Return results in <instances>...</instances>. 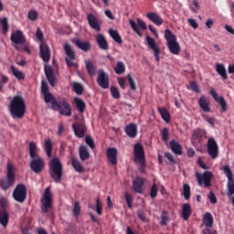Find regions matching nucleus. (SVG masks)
<instances>
[{
  "instance_id": "1",
  "label": "nucleus",
  "mask_w": 234,
  "mask_h": 234,
  "mask_svg": "<svg viewBox=\"0 0 234 234\" xmlns=\"http://www.w3.org/2000/svg\"><path fill=\"white\" fill-rule=\"evenodd\" d=\"M43 96L46 103H51L53 111H58L62 116H72V108H70V105L67 102V99H56L50 92L44 93Z\"/></svg>"
},
{
  "instance_id": "2",
  "label": "nucleus",
  "mask_w": 234,
  "mask_h": 234,
  "mask_svg": "<svg viewBox=\"0 0 234 234\" xmlns=\"http://www.w3.org/2000/svg\"><path fill=\"white\" fill-rule=\"evenodd\" d=\"M29 155L31 158L30 161V169L37 175H39L45 169V159L37 154V145L36 143H29Z\"/></svg>"
},
{
  "instance_id": "3",
  "label": "nucleus",
  "mask_w": 234,
  "mask_h": 234,
  "mask_svg": "<svg viewBox=\"0 0 234 234\" xmlns=\"http://www.w3.org/2000/svg\"><path fill=\"white\" fill-rule=\"evenodd\" d=\"M10 112L13 118H23L27 112L25 99L19 95L13 98L10 103Z\"/></svg>"
},
{
  "instance_id": "4",
  "label": "nucleus",
  "mask_w": 234,
  "mask_h": 234,
  "mask_svg": "<svg viewBox=\"0 0 234 234\" xmlns=\"http://www.w3.org/2000/svg\"><path fill=\"white\" fill-rule=\"evenodd\" d=\"M49 175L56 184H59L61 178H63V165L58 157L51 159L49 162Z\"/></svg>"
},
{
  "instance_id": "5",
  "label": "nucleus",
  "mask_w": 234,
  "mask_h": 234,
  "mask_svg": "<svg viewBox=\"0 0 234 234\" xmlns=\"http://www.w3.org/2000/svg\"><path fill=\"white\" fill-rule=\"evenodd\" d=\"M133 162L139 164L140 173H145V167H147V161L145 160V151L142 144H135L133 146Z\"/></svg>"
},
{
  "instance_id": "6",
  "label": "nucleus",
  "mask_w": 234,
  "mask_h": 234,
  "mask_svg": "<svg viewBox=\"0 0 234 234\" xmlns=\"http://www.w3.org/2000/svg\"><path fill=\"white\" fill-rule=\"evenodd\" d=\"M16 184V167L12 163H7L6 177L0 180V187L6 191Z\"/></svg>"
},
{
  "instance_id": "7",
  "label": "nucleus",
  "mask_w": 234,
  "mask_h": 234,
  "mask_svg": "<svg viewBox=\"0 0 234 234\" xmlns=\"http://www.w3.org/2000/svg\"><path fill=\"white\" fill-rule=\"evenodd\" d=\"M165 39L166 41V45L168 47V49L170 50L171 54H174L175 56H178L180 54V44L176 40V36L173 34V31L170 29H166L165 31Z\"/></svg>"
},
{
  "instance_id": "8",
  "label": "nucleus",
  "mask_w": 234,
  "mask_h": 234,
  "mask_svg": "<svg viewBox=\"0 0 234 234\" xmlns=\"http://www.w3.org/2000/svg\"><path fill=\"white\" fill-rule=\"evenodd\" d=\"M64 50L66 54L65 61L67 66L70 69L72 67H78V64L75 62L76 61V52L72 48V46L70 44L66 43L64 45Z\"/></svg>"
},
{
  "instance_id": "9",
  "label": "nucleus",
  "mask_w": 234,
  "mask_h": 234,
  "mask_svg": "<svg viewBox=\"0 0 234 234\" xmlns=\"http://www.w3.org/2000/svg\"><path fill=\"white\" fill-rule=\"evenodd\" d=\"M223 173L228 178L227 197H233V195H234V178H233V172H231V168H229V165H226L225 166H223Z\"/></svg>"
},
{
  "instance_id": "10",
  "label": "nucleus",
  "mask_w": 234,
  "mask_h": 234,
  "mask_svg": "<svg viewBox=\"0 0 234 234\" xmlns=\"http://www.w3.org/2000/svg\"><path fill=\"white\" fill-rule=\"evenodd\" d=\"M196 178L198 186H204L205 187H211V180L213 179V173L210 171H205L203 174L200 172L196 173Z\"/></svg>"
},
{
  "instance_id": "11",
  "label": "nucleus",
  "mask_w": 234,
  "mask_h": 234,
  "mask_svg": "<svg viewBox=\"0 0 234 234\" xmlns=\"http://www.w3.org/2000/svg\"><path fill=\"white\" fill-rule=\"evenodd\" d=\"M41 204L42 213H48V210L52 209V192H50V187L46 188Z\"/></svg>"
},
{
  "instance_id": "12",
  "label": "nucleus",
  "mask_w": 234,
  "mask_h": 234,
  "mask_svg": "<svg viewBox=\"0 0 234 234\" xmlns=\"http://www.w3.org/2000/svg\"><path fill=\"white\" fill-rule=\"evenodd\" d=\"M13 198L16 202L23 204L27 200V186L23 184L17 185L13 192Z\"/></svg>"
},
{
  "instance_id": "13",
  "label": "nucleus",
  "mask_w": 234,
  "mask_h": 234,
  "mask_svg": "<svg viewBox=\"0 0 234 234\" xmlns=\"http://www.w3.org/2000/svg\"><path fill=\"white\" fill-rule=\"evenodd\" d=\"M207 153L209 156L212 158V160H215L218 156V144H217V141L215 138H210L207 141Z\"/></svg>"
},
{
  "instance_id": "14",
  "label": "nucleus",
  "mask_w": 234,
  "mask_h": 234,
  "mask_svg": "<svg viewBox=\"0 0 234 234\" xmlns=\"http://www.w3.org/2000/svg\"><path fill=\"white\" fill-rule=\"evenodd\" d=\"M146 43L149 48L153 50L154 56L155 58V61H157V63H160V52H161L160 47H158V44H156V42L154 41V38H153L152 37L146 36Z\"/></svg>"
},
{
  "instance_id": "15",
  "label": "nucleus",
  "mask_w": 234,
  "mask_h": 234,
  "mask_svg": "<svg viewBox=\"0 0 234 234\" xmlns=\"http://www.w3.org/2000/svg\"><path fill=\"white\" fill-rule=\"evenodd\" d=\"M129 23L137 36L142 37V30H147V25L140 18H137V23L133 19L129 20Z\"/></svg>"
},
{
  "instance_id": "16",
  "label": "nucleus",
  "mask_w": 234,
  "mask_h": 234,
  "mask_svg": "<svg viewBox=\"0 0 234 234\" xmlns=\"http://www.w3.org/2000/svg\"><path fill=\"white\" fill-rule=\"evenodd\" d=\"M97 83L101 89H109V74L103 69H99Z\"/></svg>"
},
{
  "instance_id": "17",
  "label": "nucleus",
  "mask_w": 234,
  "mask_h": 234,
  "mask_svg": "<svg viewBox=\"0 0 234 234\" xmlns=\"http://www.w3.org/2000/svg\"><path fill=\"white\" fill-rule=\"evenodd\" d=\"M87 19L90 28L96 30V32H100V30H101V24L100 23V20L96 17V16H94V14L89 13L87 15Z\"/></svg>"
},
{
  "instance_id": "18",
  "label": "nucleus",
  "mask_w": 234,
  "mask_h": 234,
  "mask_svg": "<svg viewBox=\"0 0 234 234\" xmlns=\"http://www.w3.org/2000/svg\"><path fill=\"white\" fill-rule=\"evenodd\" d=\"M72 129L78 138H85V133H87V126L83 122H74Z\"/></svg>"
},
{
  "instance_id": "19",
  "label": "nucleus",
  "mask_w": 234,
  "mask_h": 234,
  "mask_svg": "<svg viewBox=\"0 0 234 234\" xmlns=\"http://www.w3.org/2000/svg\"><path fill=\"white\" fill-rule=\"evenodd\" d=\"M11 41L12 43H15V45H25V43H27V38H25L23 31L16 30L11 34Z\"/></svg>"
},
{
  "instance_id": "20",
  "label": "nucleus",
  "mask_w": 234,
  "mask_h": 234,
  "mask_svg": "<svg viewBox=\"0 0 234 234\" xmlns=\"http://www.w3.org/2000/svg\"><path fill=\"white\" fill-rule=\"evenodd\" d=\"M106 156L108 162L112 164V165H116L118 164V149L115 147H110L106 150Z\"/></svg>"
},
{
  "instance_id": "21",
  "label": "nucleus",
  "mask_w": 234,
  "mask_h": 234,
  "mask_svg": "<svg viewBox=\"0 0 234 234\" xmlns=\"http://www.w3.org/2000/svg\"><path fill=\"white\" fill-rule=\"evenodd\" d=\"M44 70L49 85L51 87H55L57 78H56V75H54V69L52 68V66H48V67L46 66Z\"/></svg>"
},
{
  "instance_id": "22",
  "label": "nucleus",
  "mask_w": 234,
  "mask_h": 234,
  "mask_svg": "<svg viewBox=\"0 0 234 234\" xmlns=\"http://www.w3.org/2000/svg\"><path fill=\"white\" fill-rule=\"evenodd\" d=\"M145 185V179L144 177H137L133 182V189L135 193H144V186Z\"/></svg>"
},
{
  "instance_id": "23",
  "label": "nucleus",
  "mask_w": 234,
  "mask_h": 234,
  "mask_svg": "<svg viewBox=\"0 0 234 234\" xmlns=\"http://www.w3.org/2000/svg\"><path fill=\"white\" fill-rule=\"evenodd\" d=\"M40 58L45 63L50 61V48L45 43L40 44Z\"/></svg>"
},
{
  "instance_id": "24",
  "label": "nucleus",
  "mask_w": 234,
  "mask_h": 234,
  "mask_svg": "<svg viewBox=\"0 0 234 234\" xmlns=\"http://www.w3.org/2000/svg\"><path fill=\"white\" fill-rule=\"evenodd\" d=\"M72 43L83 52H89L91 48L90 43L88 41H81L80 38H73Z\"/></svg>"
},
{
  "instance_id": "25",
  "label": "nucleus",
  "mask_w": 234,
  "mask_h": 234,
  "mask_svg": "<svg viewBox=\"0 0 234 234\" xmlns=\"http://www.w3.org/2000/svg\"><path fill=\"white\" fill-rule=\"evenodd\" d=\"M192 138L197 140V142H202V138H207V132L202 128H197L192 132Z\"/></svg>"
},
{
  "instance_id": "26",
  "label": "nucleus",
  "mask_w": 234,
  "mask_h": 234,
  "mask_svg": "<svg viewBox=\"0 0 234 234\" xmlns=\"http://www.w3.org/2000/svg\"><path fill=\"white\" fill-rule=\"evenodd\" d=\"M193 213V210L191 209V205L189 203H185L182 206V210H181V218L183 220H189L191 214Z\"/></svg>"
},
{
  "instance_id": "27",
  "label": "nucleus",
  "mask_w": 234,
  "mask_h": 234,
  "mask_svg": "<svg viewBox=\"0 0 234 234\" xmlns=\"http://www.w3.org/2000/svg\"><path fill=\"white\" fill-rule=\"evenodd\" d=\"M198 105L203 112H211V108L209 107V101L206 96L202 95L199 98Z\"/></svg>"
},
{
  "instance_id": "28",
  "label": "nucleus",
  "mask_w": 234,
  "mask_h": 234,
  "mask_svg": "<svg viewBox=\"0 0 234 234\" xmlns=\"http://www.w3.org/2000/svg\"><path fill=\"white\" fill-rule=\"evenodd\" d=\"M125 133L129 138H136V135L138 134V127L135 123H130L126 126Z\"/></svg>"
},
{
  "instance_id": "29",
  "label": "nucleus",
  "mask_w": 234,
  "mask_h": 234,
  "mask_svg": "<svg viewBox=\"0 0 234 234\" xmlns=\"http://www.w3.org/2000/svg\"><path fill=\"white\" fill-rule=\"evenodd\" d=\"M146 17L149 18L150 21H152V23H154L157 27H160V25H164V19H162V17H160V16H158V14L154 12L146 14Z\"/></svg>"
},
{
  "instance_id": "30",
  "label": "nucleus",
  "mask_w": 234,
  "mask_h": 234,
  "mask_svg": "<svg viewBox=\"0 0 234 234\" xmlns=\"http://www.w3.org/2000/svg\"><path fill=\"white\" fill-rule=\"evenodd\" d=\"M79 155L81 162H85V160H89L90 158V152H89V148L85 145H81L79 148Z\"/></svg>"
},
{
  "instance_id": "31",
  "label": "nucleus",
  "mask_w": 234,
  "mask_h": 234,
  "mask_svg": "<svg viewBox=\"0 0 234 234\" xmlns=\"http://www.w3.org/2000/svg\"><path fill=\"white\" fill-rule=\"evenodd\" d=\"M96 39H97L99 48L101 50H109V42H107V39L105 38V37H103V35H98L96 37Z\"/></svg>"
},
{
  "instance_id": "32",
  "label": "nucleus",
  "mask_w": 234,
  "mask_h": 234,
  "mask_svg": "<svg viewBox=\"0 0 234 234\" xmlns=\"http://www.w3.org/2000/svg\"><path fill=\"white\" fill-rule=\"evenodd\" d=\"M170 149L175 153V154H182V144L175 140L169 143Z\"/></svg>"
},
{
  "instance_id": "33",
  "label": "nucleus",
  "mask_w": 234,
  "mask_h": 234,
  "mask_svg": "<svg viewBox=\"0 0 234 234\" xmlns=\"http://www.w3.org/2000/svg\"><path fill=\"white\" fill-rule=\"evenodd\" d=\"M216 71L218 72V74H219L222 80H228V72L226 71V67H224V64L217 63Z\"/></svg>"
},
{
  "instance_id": "34",
  "label": "nucleus",
  "mask_w": 234,
  "mask_h": 234,
  "mask_svg": "<svg viewBox=\"0 0 234 234\" xmlns=\"http://www.w3.org/2000/svg\"><path fill=\"white\" fill-rule=\"evenodd\" d=\"M213 215L211 213L207 212L203 217V224L206 228H213Z\"/></svg>"
},
{
  "instance_id": "35",
  "label": "nucleus",
  "mask_w": 234,
  "mask_h": 234,
  "mask_svg": "<svg viewBox=\"0 0 234 234\" xmlns=\"http://www.w3.org/2000/svg\"><path fill=\"white\" fill-rule=\"evenodd\" d=\"M74 104L76 106L77 111H79V112L80 113L85 112V107H87V105L85 104V101H83V100L77 97L74 99Z\"/></svg>"
},
{
  "instance_id": "36",
  "label": "nucleus",
  "mask_w": 234,
  "mask_h": 234,
  "mask_svg": "<svg viewBox=\"0 0 234 234\" xmlns=\"http://www.w3.org/2000/svg\"><path fill=\"white\" fill-rule=\"evenodd\" d=\"M85 65L89 76H96L97 69L94 63H92L90 60H87Z\"/></svg>"
},
{
  "instance_id": "37",
  "label": "nucleus",
  "mask_w": 234,
  "mask_h": 234,
  "mask_svg": "<svg viewBox=\"0 0 234 234\" xmlns=\"http://www.w3.org/2000/svg\"><path fill=\"white\" fill-rule=\"evenodd\" d=\"M158 112L161 115V118L166 122V123H169L171 122V114H169V112L165 107L158 108Z\"/></svg>"
},
{
  "instance_id": "38",
  "label": "nucleus",
  "mask_w": 234,
  "mask_h": 234,
  "mask_svg": "<svg viewBox=\"0 0 234 234\" xmlns=\"http://www.w3.org/2000/svg\"><path fill=\"white\" fill-rule=\"evenodd\" d=\"M0 224L6 228L8 226V211L5 209L0 210Z\"/></svg>"
},
{
  "instance_id": "39",
  "label": "nucleus",
  "mask_w": 234,
  "mask_h": 234,
  "mask_svg": "<svg viewBox=\"0 0 234 234\" xmlns=\"http://www.w3.org/2000/svg\"><path fill=\"white\" fill-rule=\"evenodd\" d=\"M71 165L77 173H85V168L79 160L71 158Z\"/></svg>"
},
{
  "instance_id": "40",
  "label": "nucleus",
  "mask_w": 234,
  "mask_h": 234,
  "mask_svg": "<svg viewBox=\"0 0 234 234\" xmlns=\"http://www.w3.org/2000/svg\"><path fill=\"white\" fill-rule=\"evenodd\" d=\"M52 147H53L52 140L50 139L46 140L44 144V149L48 158H52Z\"/></svg>"
},
{
  "instance_id": "41",
  "label": "nucleus",
  "mask_w": 234,
  "mask_h": 234,
  "mask_svg": "<svg viewBox=\"0 0 234 234\" xmlns=\"http://www.w3.org/2000/svg\"><path fill=\"white\" fill-rule=\"evenodd\" d=\"M109 34L111 37H112V39H114V41L118 43V45H122V43H123V41L122 40V37L120 36V33H118V31L114 29H110Z\"/></svg>"
},
{
  "instance_id": "42",
  "label": "nucleus",
  "mask_w": 234,
  "mask_h": 234,
  "mask_svg": "<svg viewBox=\"0 0 234 234\" xmlns=\"http://www.w3.org/2000/svg\"><path fill=\"white\" fill-rule=\"evenodd\" d=\"M11 70L16 80H25V73L23 71L14 66H11Z\"/></svg>"
},
{
  "instance_id": "43",
  "label": "nucleus",
  "mask_w": 234,
  "mask_h": 234,
  "mask_svg": "<svg viewBox=\"0 0 234 234\" xmlns=\"http://www.w3.org/2000/svg\"><path fill=\"white\" fill-rule=\"evenodd\" d=\"M216 101L221 107L222 112H226L228 111V102H226V99H224V97L220 96L216 99Z\"/></svg>"
},
{
  "instance_id": "44",
  "label": "nucleus",
  "mask_w": 234,
  "mask_h": 234,
  "mask_svg": "<svg viewBox=\"0 0 234 234\" xmlns=\"http://www.w3.org/2000/svg\"><path fill=\"white\" fill-rule=\"evenodd\" d=\"M0 22L2 25L3 34H8V30L10 28V26L8 25V18L7 17L0 18Z\"/></svg>"
},
{
  "instance_id": "45",
  "label": "nucleus",
  "mask_w": 234,
  "mask_h": 234,
  "mask_svg": "<svg viewBox=\"0 0 234 234\" xmlns=\"http://www.w3.org/2000/svg\"><path fill=\"white\" fill-rule=\"evenodd\" d=\"M183 195L186 200L191 198V187L188 184H185L183 186Z\"/></svg>"
},
{
  "instance_id": "46",
  "label": "nucleus",
  "mask_w": 234,
  "mask_h": 234,
  "mask_svg": "<svg viewBox=\"0 0 234 234\" xmlns=\"http://www.w3.org/2000/svg\"><path fill=\"white\" fill-rule=\"evenodd\" d=\"M114 72L117 74H123L125 72V65L122 61H118L116 67L114 68Z\"/></svg>"
},
{
  "instance_id": "47",
  "label": "nucleus",
  "mask_w": 234,
  "mask_h": 234,
  "mask_svg": "<svg viewBox=\"0 0 234 234\" xmlns=\"http://www.w3.org/2000/svg\"><path fill=\"white\" fill-rule=\"evenodd\" d=\"M73 90H74V92H76V94L80 96V94H83V84L79 83V82H74L73 83Z\"/></svg>"
},
{
  "instance_id": "48",
  "label": "nucleus",
  "mask_w": 234,
  "mask_h": 234,
  "mask_svg": "<svg viewBox=\"0 0 234 234\" xmlns=\"http://www.w3.org/2000/svg\"><path fill=\"white\" fill-rule=\"evenodd\" d=\"M81 215V206H80V202L76 201L73 207V217L78 218Z\"/></svg>"
},
{
  "instance_id": "49",
  "label": "nucleus",
  "mask_w": 234,
  "mask_h": 234,
  "mask_svg": "<svg viewBox=\"0 0 234 234\" xmlns=\"http://www.w3.org/2000/svg\"><path fill=\"white\" fill-rule=\"evenodd\" d=\"M168 223H169V217L167 216V211L164 210L161 216L160 224L161 226H167Z\"/></svg>"
},
{
  "instance_id": "50",
  "label": "nucleus",
  "mask_w": 234,
  "mask_h": 234,
  "mask_svg": "<svg viewBox=\"0 0 234 234\" xmlns=\"http://www.w3.org/2000/svg\"><path fill=\"white\" fill-rule=\"evenodd\" d=\"M124 198L129 209H133V196L129 193H124Z\"/></svg>"
},
{
  "instance_id": "51",
  "label": "nucleus",
  "mask_w": 234,
  "mask_h": 234,
  "mask_svg": "<svg viewBox=\"0 0 234 234\" xmlns=\"http://www.w3.org/2000/svg\"><path fill=\"white\" fill-rule=\"evenodd\" d=\"M161 136H162L163 142H168L169 141V129L164 128L161 131Z\"/></svg>"
},
{
  "instance_id": "52",
  "label": "nucleus",
  "mask_w": 234,
  "mask_h": 234,
  "mask_svg": "<svg viewBox=\"0 0 234 234\" xmlns=\"http://www.w3.org/2000/svg\"><path fill=\"white\" fill-rule=\"evenodd\" d=\"M111 93L112 98H114L115 100H120V90H118V88L112 86L111 88Z\"/></svg>"
},
{
  "instance_id": "53",
  "label": "nucleus",
  "mask_w": 234,
  "mask_h": 234,
  "mask_svg": "<svg viewBox=\"0 0 234 234\" xmlns=\"http://www.w3.org/2000/svg\"><path fill=\"white\" fill-rule=\"evenodd\" d=\"M137 217L140 218V220H142V222H149V219L147 218V216L144 210H138Z\"/></svg>"
},
{
  "instance_id": "54",
  "label": "nucleus",
  "mask_w": 234,
  "mask_h": 234,
  "mask_svg": "<svg viewBox=\"0 0 234 234\" xmlns=\"http://www.w3.org/2000/svg\"><path fill=\"white\" fill-rule=\"evenodd\" d=\"M127 78H128V83L130 85V89L132 90H136V83L134 82V79H133V76L131 74H128Z\"/></svg>"
},
{
  "instance_id": "55",
  "label": "nucleus",
  "mask_w": 234,
  "mask_h": 234,
  "mask_svg": "<svg viewBox=\"0 0 234 234\" xmlns=\"http://www.w3.org/2000/svg\"><path fill=\"white\" fill-rule=\"evenodd\" d=\"M85 142L87 145L90 147V149H94V147H96V144H94V140L92 139V137H90V135H87L85 137Z\"/></svg>"
},
{
  "instance_id": "56",
  "label": "nucleus",
  "mask_w": 234,
  "mask_h": 234,
  "mask_svg": "<svg viewBox=\"0 0 234 234\" xmlns=\"http://www.w3.org/2000/svg\"><path fill=\"white\" fill-rule=\"evenodd\" d=\"M189 8L190 10H192V12H195V14H197V12H198V9L200 8V4L197 0H193V5H190Z\"/></svg>"
},
{
  "instance_id": "57",
  "label": "nucleus",
  "mask_w": 234,
  "mask_h": 234,
  "mask_svg": "<svg viewBox=\"0 0 234 234\" xmlns=\"http://www.w3.org/2000/svg\"><path fill=\"white\" fill-rule=\"evenodd\" d=\"M156 195H158V186H156V184H154L150 190V197L151 198H156Z\"/></svg>"
},
{
  "instance_id": "58",
  "label": "nucleus",
  "mask_w": 234,
  "mask_h": 234,
  "mask_svg": "<svg viewBox=\"0 0 234 234\" xmlns=\"http://www.w3.org/2000/svg\"><path fill=\"white\" fill-rule=\"evenodd\" d=\"M48 92H50L48 90V83H47L46 80H42V82H41V94L44 95V94H47Z\"/></svg>"
},
{
  "instance_id": "59",
  "label": "nucleus",
  "mask_w": 234,
  "mask_h": 234,
  "mask_svg": "<svg viewBox=\"0 0 234 234\" xmlns=\"http://www.w3.org/2000/svg\"><path fill=\"white\" fill-rule=\"evenodd\" d=\"M103 211V207H101V201L100 199H96V212L98 215L101 216Z\"/></svg>"
},
{
  "instance_id": "60",
  "label": "nucleus",
  "mask_w": 234,
  "mask_h": 234,
  "mask_svg": "<svg viewBox=\"0 0 234 234\" xmlns=\"http://www.w3.org/2000/svg\"><path fill=\"white\" fill-rule=\"evenodd\" d=\"M2 80H0V92L3 91V87L5 84L8 83V77L1 75Z\"/></svg>"
},
{
  "instance_id": "61",
  "label": "nucleus",
  "mask_w": 234,
  "mask_h": 234,
  "mask_svg": "<svg viewBox=\"0 0 234 234\" xmlns=\"http://www.w3.org/2000/svg\"><path fill=\"white\" fill-rule=\"evenodd\" d=\"M190 89L194 92H200V87L198 86V83L196 81L190 82Z\"/></svg>"
},
{
  "instance_id": "62",
  "label": "nucleus",
  "mask_w": 234,
  "mask_h": 234,
  "mask_svg": "<svg viewBox=\"0 0 234 234\" xmlns=\"http://www.w3.org/2000/svg\"><path fill=\"white\" fill-rule=\"evenodd\" d=\"M207 197H208V199H209L211 204H217L218 200H217V196H215V193L210 191L208 193Z\"/></svg>"
},
{
  "instance_id": "63",
  "label": "nucleus",
  "mask_w": 234,
  "mask_h": 234,
  "mask_svg": "<svg viewBox=\"0 0 234 234\" xmlns=\"http://www.w3.org/2000/svg\"><path fill=\"white\" fill-rule=\"evenodd\" d=\"M37 11L31 10L28 13V19H30V21H36V19H37Z\"/></svg>"
},
{
  "instance_id": "64",
  "label": "nucleus",
  "mask_w": 234,
  "mask_h": 234,
  "mask_svg": "<svg viewBox=\"0 0 234 234\" xmlns=\"http://www.w3.org/2000/svg\"><path fill=\"white\" fill-rule=\"evenodd\" d=\"M212 227H206V229H204L202 230L203 234H218V232H217V230H213L211 229Z\"/></svg>"
}]
</instances>
